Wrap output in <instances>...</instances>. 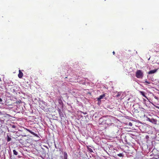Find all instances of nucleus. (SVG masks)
I'll return each mask as SVG.
<instances>
[{
    "instance_id": "1",
    "label": "nucleus",
    "mask_w": 159,
    "mask_h": 159,
    "mask_svg": "<svg viewBox=\"0 0 159 159\" xmlns=\"http://www.w3.org/2000/svg\"><path fill=\"white\" fill-rule=\"evenodd\" d=\"M134 108V112L135 113H138L140 111H143V112H144L145 110L142 107H139V105L138 104H135L133 106Z\"/></svg>"
},
{
    "instance_id": "2",
    "label": "nucleus",
    "mask_w": 159,
    "mask_h": 159,
    "mask_svg": "<svg viewBox=\"0 0 159 159\" xmlns=\"http://www.w3.org/2000/svg\"><path fill=\"white\" fill-rule=\"evenodd\" d=\"M136 77L139 79H142L143 76V72L142 70H138L136 72Z\"/></svg>"
},
{
    "instance_id": "3",
    "label": "nucleus",
    "mask_w": 159,
    "mask_h": 159,
    "mask_svg": "<svg viewBox=\"0 0 159 159\" xmlns=\"http://www.w3.org/2000/svg\"><path fill=\"white\" fill-rule=\"evenodd\" d=\"M26 130L28 132H29L31 134H32L33 135H34V136L36 137H39V136L38 135L35 133H34L31 130L26 129Z\"/></svg>"
},
{
    "instance_id": "4",
    "label": "nucleus",
    "mask_w": 159,
    "mask_h": 159,
    "mask_svg": "<svg viewBox=\"0 0 159 159\" xmlns=\"http://www.w3.org/2000/svg\"><path fill=\"white\" fill-rule=\"evenodd\" d=\"M105 96V94H103L99 96V97L97 98V100L98 101H100L101 99H102Z\"/></svg>"
},
{
    "instance_id": "5",
    "label": "nucleus",
    "mask_w": 159,
    "mask_h": 159,
    "mask_svg": "<svg viewBox=\"0 0 159 159\" xmlns=\"http://www.w3.org/2000/svg\"><path fill=\"white\" fill-rule=\"evenodd\" d=\"M23 75V73L21 72L20 70H19V73L18 75V77L20 78H21Z\"/></svg>"
},
{
    "instance_id": "6",
    "label": "nucleus",
    "mask_w": 159,
    "mask_h": 159,
    "mask_svg": "<svg viewBox=\"0 0 159 159\" xmlns=\"http://www.w3.org/2000/svg\"><path fill=\"white\" fill-rule=\"evenodd\" d=\"M157 69H154L152 70H151L148 71V74H151L155 73L157 71Z\"/></svg>"
},
{
    "instance_id": "7",
    "label": "nucleus",
    "mask_w": 159,
    "mask_h": 159,
    "mask_svg": "<svg viewBox=\"0 0 159 159\" xmlns=\"http://www.w3.org/2000/svg\"><path fill=\"white\" fill-rule=\"evenodd\" d=\"M139 93L144 97H145L146 98H147V97L145 95V93L144 92L142 91H139Z\"/></svg>"
},
{
    "instance_id": "8",
    "label": "nucleus",
    "mask_w": 159,
    "mask_h": 159,
    "mask_svg": "<svg viewBox=\"0 0 159 159\" xmlns=\"http://www.w3.org/2000/svg\"><path fill=\"white\" fill-rule=\"evenodd\" d=\"M148 120L150 122L152 123L155 122L156 121L154 119H150V118H148Z\"/></svg>"
},
{
    "instance_id": "9",
    "label": "nucleus",
    "mask_w": 159,
    "mask_h": 159,
    "mask_svg": "<svg viewBox=\"0 0 159 159\" xmlns=\"http://www.w3.org/2000/svg\"><path fill=\"white\" fill-rule=\"evenodd\" d=\"M13 154L14 155H16V156H17L18 155V152L17 151H16V150L14 149L13 151Z\"/></svg>"
},
{
    "instance_id": "10",
    "label": "nucleus",
    "mask_w": 159,
    "mask_h": 159,
    "mask_svg": "<svg viewBox=\"0 0 159 159\" xmlns=\"http://www.w3.org/2000/svg\"><path fill=\"white\" fill-rule=\"evenodd\" d=\"M67 155L66 152H64V159H67Z\"/></svg>"
},
{
    "instance_id": "11",
    "label": "nucleus",
    "mask_w": 159,
    "mask_h": 159,
    "mask_svg": "<svg viewBox=\"0 0 159 159\" xmlns=\"http://www.w3.org/2000/svg\"><path fill=\"white\" fill-rule=\"evenodd\" d=\"M11 140V138L8 135H7V142H9Z\"/></svg>"
},
{
    "instance_id": "12",
    "label": "nucleus",
    "mask_w": 159,
    "mask_h": 159,
    "mask_svg": "<svg viewBox=\"0 0 159 159\" xmlns=\"http://www.w3.org/2000/svg\"><path fill=\"white\" fill-rule=\"evenodd\" d=\"M117 155L120 157H123V155L122 153H119L117 154Z\"/></svg>"
},
{
    "instance_id": "13",
    "label": "nucleus",
    "mask_w": 159,
    "mask_h": 159,
    "mask_svg": "<svg viewBox=\"0 0 159 159\" xmlns=\"http://www.w3.org/2000/svg\"><path fill=\"white\" fill-rule=\"evenodd\" d=\"M145 83H147L148 84H150V83L149 82H148V81H145V82H144Z\"/></svg>"
},
{
    "instance_id": "14",
    "label": "nucleus",
    "mask_w": 159,
    "mask_h": 159,
    "mask_svg": "<svg viewBox=\"0 0 159 159\" xmlns=\"http://www.w3.org/2000/svg\"><path fill=\"white\" fill-rule=\"evenodd\" d=\"M120 96V94L119 93H118L117 94L116 96V97H118Z\"/></svg>"
},
{
    "instance_id": "15",
    "label": "nucleus",
    "mask_w": 159,
    "mask_h": 159,
    "mask_svg": "<svg viewBox=\"0 0 159 159\" xmlns=\"http://www.w3.org/2000/svg\"><path fill=\"white\" fill-rule=\"evenodd\" d=\"M88 149L90 152H93V150H92V149H91V148H89Z\"/></svg>"
},
{
    "instance_id": "16",
    "label": "nucleus",
    "mask_w": 159,
    "mask_h": 159,
    "mask_svg": "<svg viewBox=\"0 0 159 159\" xmlns=\"http://www.w3.org/2000/svg\"><path fill=\"white\" fill-rule=\"evenodd\" d=\"M129 125L130 126H132V124L131 122H129Z\"/></svg>"
},
{
    "instance_id": "17",
    "label": "nucleus",
    "mask_w": 159,
    "mask_h": 159,
    "mask_svg": "<svg viewBox=\"0 0 159 159\" xmlns=\"http://www.w3.org/2000/svg\"><path fill=\"white\" fill-rule=\"evenodd\" d=\"M58 112L59 114V115H61V110L60 109H59L58 110Z\"/></svg>"
},
{
    "instance_id": "18",
    "label": "nucleus",
    "mask_w": 159,
    "mask_h": 159,
    "mask_svg": "<svg viewBox=\"0 0 159 159\" xmlns=\"http://www.w3.org/2000/svg\"><path fill=\"white\" fill-rule=\"evenodd\" d=\"M12 127L13 128H16V126L15 125H13L12 126Z\"/></svg>"
},
{
    "instance_id": "19",
    "label": "nucleus",
    "mask_w": 159,
    "mask_h": 159,
    "mask_svg": "<svg viewBox=\"0 0 159 159\" xmlns=\"http://www.w3.org/2000/svg\"><path fill=\"white\" fill-rule=\"evenodd\" d=\"M2 102V100L1 98H0V102Z\"/></svg>"
},
{
    "instance_id": "20",
    "label": "nucleus",
    "mask_w": 159,
    "mask_h": 159,
    "mask_svg": "<svg viewBox=\"0 0 159 159\" xmlns=\"http://www.w3.org/2000/svg\"><path fill=\"white\" fill-rule=\"evenodd\" d=\"M113 55L115 54V52L114 51L113 52Z\"/></svg>"
},
{
    "instance_id": "21",
    "label": "nucleus",
    "mask_w": 159,
    "mask_h": 159,
    "mask_svg": "<svg viewBox=\"0 0 159 159\" xmlns=\"http://www.w3.org/2000/svg\"><path fill=\"white\" fill-rule=\"evenodd\" d=\"M1 114V112L0 111V115Z\"/></svg>"
}]
</instances>
